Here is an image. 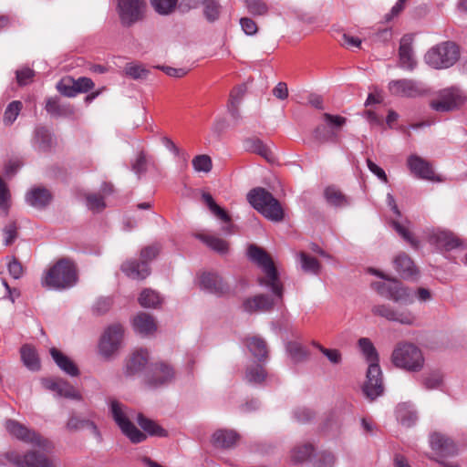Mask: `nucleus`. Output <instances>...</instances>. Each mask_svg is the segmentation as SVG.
Wrapping results in <instances>:
<instances>
[{"label":"nucleus","instance_id":"nucleus-1","mask_svg":"<svg viewBox=\"0 0 467 467\" xmlns=\"http://www.w3.org/2000/svg\"><path fill=\"white\" fill-rule=\"evenodd\" d=\"M247 254L249 258L255 263L265 274V276L258 278L259 285L270 288L276 299L282 303L284 286L270 255L263 248L255 244H250L248 246Z\"/></svg>","mask_w":467,"mask_h":467},{"label":"nucleus","instance_id":"nucleus-2","mask_svg":"<svg viewBox=\"0 0 467 467\" xmlns=\"http://www.w3.org/2000/svg\"><path fill=\"white\" fill-rule=\"evenodd\" d=\"M78 282L75 264L68 258H61L47 269L41 277V285L47 289L62 291Z\"/></svg>","mask_w":467,"mask_h":467},{"label":"nucleus","instance_id":"nucleus-3","mask_svg":"<svg viewBox=\"0 0 467 467\" xmlns=\"http://www.w3.org/2000/svg\"><path fill=\"white\" fill-rule=\"evenodd\" d=\"M358 346L369 363L367 371V381L363 392L370 400H374L383 393L382 373L379 365V355L370 339L361 337Z\"/></svg>","mask_w":467,"mask_h":467},{"label":"nucleus","instance_id":"nucleus-4","mask_svg":"<svg viewBox=\"0 0 467 467\" xmlns=\"http://www.w3.org/2000/svg\"><path fill=\"white\" fill-rule=\"evenodd\" d=\"M247 200L265 218L274 222H281L284 219L285 214L280 202L265 189L258 187L251 190L247 194Z\"/></svg>","mask_w":467,"mask_h":467},{"label":"nucleus","instance_id":"nucleus-5","mask_svg":"<svg viewBox=\"0 0 467 467\" xmlns=\"http://www.w3.org/2000/svg\"><path fill=\"white\" fill-rule=\"evenodd\" d=\"M375 275L382 277L385 281L375 282L373 288L383 297L401 305H410L414 302V293L408 286L404 285L396 278H386L378 271Z\"/></svg>","mask_w":467,"mask_h":467},{"label":"nucleus","instance_id":"nucleus-6","mask_svg":"<svg viewBox=\"0 0 467 467\" xmlns=\"http://www.w3.org/2000/svg\"><path fill=\"white\" fill-rule=\"evenodd\" d=\"M393 364L400 368L417 372L424 366L421 350L410 343L398 344L391 356Z\"/></svg>","mask_w":467,"mask_h":467},{"label":"nucleus","instance_id":"nucleus-7","mask_svg":"<svg viewBox=\"0 0 467 467\" xmlns=\"http://www.w3.org/2000/svg\"><path fill=\"white\" fill-rule=\"evenodd\" d=\"M460 57L456 44L447 41L431 47L424 57L425 62L433 68H447L454 65Z\"/></svg>","mask_w":467,"mask_h":467},{"label":"nucleus","instance_id":"nucleus-8","mask_svg":"<svg viewBox=\"0 0 467 467\" xmlns=\"http://www.w3.org/2000/svg\"><path fill=\"white\" fill-rule=\"evenodd\" d=\"M467 101L465 93L457 87L439 90L430 102V107L437 112H451L460 109Z\"/></svg>","mask_w":467,"mask_h":467},{"label":"nucleus","instance_id":"nucleus-9","mask_svg":"<svg viewBox=\"0 0 467 467\" xmlns=\"http://www.w3.org/2000/svg\"><path fill=\"white\" fill-rule=\"evenodd\" d=\"M109 409L115 422L131 442L140 443L146 439V435L130 421L131 415L123 404L113 400L109 403Z\"/></svg>","mask_w":467,"mask_h":467},{"label":"nucleus","instance_id":"nucleus-10","mask_svg":"<svg viewBox=\"0 0 467 467\" xmlns=\"http://www.w3.org/2000/svg\"><path fill=\"white\" fill-rule=\"evenodd\" d=\"M5 429L10 435L33 447H36L44 451L53 449V444L49 440L43 437L35 430L27 428L26 425L15 420H7L5 421Z\"/></svg>","mask_w":467,"mask_h":467},{"label":"nucleus","instance_id":"nucleus-11","mask_svg":"<svg viewBox=\"0 0 467 467\" xmlns=\"http://www.w3.org/2000/svg\"><path fill=\"white\" fill-rule=\"evenodd\" d=\"M159 244H151L144 247L140 252V262L127 261L121 265V270L134 279H144L150 275L148 262L153 260L160 253Z\"/></svg>","mask_w":467,"mask_h":467},{"label":"nucleus","instance_id":"nucleus-12","mask_svg":"<svg viewBox=\"0 0 467 467\" xmlns=\"http://www.w3.org/2000/svg\"><path fill=\"white\" fill-rule=\"evenodd\" d=\"M117 10L120 23L124 26L141 21L145 17L147 3L145 0H117Z\"/></svg>","mask_w":467,"mask_h":467},{"label":"nucleus","instance_id":"nucleus-13","mask_svg":"<svg viewBox=\"0 0 467 467\" xmlns=\"http://www.w3.org/2000/svg\"><path fill=\"white\" fill-rule=\"evenodd\" d=\"M5 458L16 467H56L53 459L36 451H28L23 455L10 451L5 453Z\"/></svg>","mask_w":467,"mask_h":467},{"label":"nucleus","instance_id":"nucleus-14","mask_svg":"<svg viewBox=\"0 0 467 467\" xmlns=\"http://www.w3.org/2000/svg\"><path fill=\"white\" fill-rule=\"evenodd\" d=\"M123 338V327L120 325L109 326L99 341V352L105 358L111 357L120 348Z\"/></svg>","mask_w":467,"mask_h":467},{"label":"nucleus","instance_id":"nucleus-15","mask_svg":"<svg viewBox=\"0 0 467 467\" xmlns=\"http://www.w3.org/2000/svg\"><path fill=\"white\" fill-rule=\"evenodd\" d=\"M388 88L390 95L400 98H417L425 93L420 82L408 78L391 80Z\"/></svg>","mask_w":467,"mask_h":467},{"label":"nucleus","instance_id":"nucleus-16","mask_svg":"<svg viewBox=\"0 0 467 467\" xmlns=\"http://www.w3.org/2000/svg\"><path fill=\"white\" fill-rule=\"evenodd\" d=\"M372 313L384 317L389 321H395L402 325H412L415 322V316L408 309H394L389 305H377L372 307Z\"/></svg>","mask_w":467,"mask_h":467},{"label":"nucleus","instance_id":"nucleus-17","mask_svg":"<svg viewBox=\"0 0 467 467\" xmlns=\"http://www.w3.org/2000/svg\"><path fill=\"white\" fill-rule=\"evenodd\" d=\"M43 386L57 396L75 400H82L80 392L68 381L60 378H50L42 380Z\"/></svg>","mask_w":467,"mask_h":467},{"label":"nucleus","instance_id":"nucleus-18","mask_svg":"<svg viewBox=\"0 0 467 467\" xmlns=\"http://www.w3.org/2000/svg\"><path fill=\"white\" fill-rule=\"evenodd\" d=\"M407 164L410 172L416 177L427 181L441 182V179L435 174L431 163L423 158L418 155H410L408 158Z\"/></svg>","mask_w":467,"mask_h":467},{"label":"nucleus","instance_id":"nucleus-19","mask_svg":"<svg viewBox=\"0 0 467 467\" xmlns=\"http://www.w3.org/2000/svg\"><path fill=\"white\" fill-rule=\"evenodd\" d=\"M275 299L267 295L259 294L254 296L248 297L243 302V308L247 313L269 312L275 305Z\"/></svg>","mask_w":467,"mask_h":467},{"label":"nucleus","instance_id":"nucleus-20","mask_svg":"<svg viewBox=\"0 0 467 467\" xmlns=\"http://www.w3.org/2000/svg\"><path fill=\"white\" fill-rule=\"evenodd\" d=\"M200 284L202 289L216 296H223L229 292L228 285L215 273H203Z\"/></svg>","mask_w":467,"mask_h":467},{"label":"nucleus","instance_id":"nucleus-21","mask_svg":"<svg viewBox=\"0 0 467 467\" xmlns=\"http://www.w3.org/2000/svg\"><path fill=\"white\" fill-rule=\"evenodd\" d=\"M413 36L405 35L400 39L399 56L400 66L403 68L412 70L416 66V60L412 51Z\"/></svg>","mask_w":467,"mask_h":467},{"label":"nucleus","instance_id":"nucleus-22","mask_svg":"<svg viewBox=\"0 0 467 467\" xmlns=\"http://www.w3.org/2000/svg\"><path fill=\"white\" fill-rule=\"evenodd\" d=\"M174 374V370L170 365L163 362L156 363L148 382L152 387H158L171 381Z\"/></svg>","mask_w":467,"mask_h":467},{"label":"nucleus","instance_id":"nucleus-23","mask_svg":"<svg viewBox=\"0 0 467 467\" xmlns=\"http://www.w3.org/2000/svg\"><path fill=\"white\" fill-rule=\"evenodd\" d=\"M394 267L400 275L405 279L413 278L418 275V269L411 258L405 253H400L393 260Z\"/></svg>","mask_w":467,"mask_h":467},{"label":"nucleus","instance_id":"nucleus-24","mask_svg":"<svg viewBox=\"0 0 467 467\" xmlns=\"http://www.w3.org/2000/svg\"><path fill=\"white\" fill-rule=\"evenodd\" d=\"M52 200L51 192L44 187H34L26 194V202L38 209L46 207Z\"/></svg>","mask_w":467,"mask_h":467},{"label":"nucleus","instance_id":"nucleus-25","mask_svg":"<svg viewBox=\"0 0 467 467\" xmlns=\"http://www.w3.org/2000/svg\"><path fill=\"white\" fill-rule=\"evenodd\" d=\"M149 360V352L147 349L135 350L130 357L126 364V372L133 375L141 371Z\"/></svg>","mask_w":467,"mask_h":467},{"label":"nucleus","instance_id":"nucleus-26","mask_svg":"<svg viewBox=\"0 0 467 467\" xmlns=\"http://www.w3.org/2000/svg\"><path fill=\"white\" fill-rule=\"evenodd\" d=\"M46 110L54 117H69L75 112L74 107L70 104L61 103L57 97H51L47 99Z\"/></svg>","mask_w":467,"mask_h":467},{"label":"nucleus","instance_id":"nucleus-27","mask_svg":"<svg viewBox=\"0 0 467 467\" xmlns=\"http://www.w3.org/2000/svg\"><path fill=\"white\" fill-rule=\"evenodd\" d=\"M50 355L53 358L56 364L58 366V368L65 373L71 377L78 376L79 370L77 365L68 357L64 355L61 351H59L56 348H52L50 349Z\"/></svg>","mask_w":467,"mask_h":467},{"label":"nucleus","instance_id":"nucleus-28","mask_svg":"<svg viewBox=\"0 0 467 467\" xmlns=\"http://www.w3.org/2000/svg\"><path fill=\"white\" fill-rule=\"evenodd\" d=\"M430 443L432 450L440 453L451 454L455 451L452 440L440 432H434L430 436Z\"/></svg>","mask_w":467,"mask_h":467},{"label":"nucleus","instance_id":"nucleus-29","mask_svg":"<svg viewBox=\"0 0 467 467\" xmlns=\"http://www.w3.org/2000/svg\"><path fill=\"white\" fill-rule=\"evenodd\" d=\"M133 327L137 332L142 335L151 334L157 329L154 318L150 315L143 312L134 317Z\"/></svg>","mask_w":467,"mask_h":467},{"label":"nucleus","instance_id":"nucleus-30","mask_svg":"<svg viewBox=\"0 0 467 467\" xmlns=\"http://www.w3.org/2000/svg\"><path fill=\"white\" fill-rule=\"evenodd\" d=\"M238 439V434L234 431L220 430L213 434L212 442L220 448H230L234 446Z\"/></svg>","mask_w":467,"mask_h":467},{"label":"nucleus","instance_id":"nucleus-31","mask_svg":"<svg viewBox=\"0 0 467 467\" xmlns=\"http://www.w3.org/2000/svg\"><path fill=\"white\" fill-rule=\"evenodd\" d=\"M396 417L400 424L405 427L412 426L418 417L411 405L408 403L399 404L396 409Z\"/></svg>","mask_w":467,"mask_h":467},{"label":"nucleus","instance_id":"nucleus-32","mask_svg":"<svg viewBox=\"0 0 467 467\" xmlns=\"http://www.w3.org/2000/svg\"><path fill=\"white\" fill-rule=\"evenodd\" d=\"M324 197L327 202L331 206L344 207L349 203L348 197L335 186L327 187L324 191Z\"/></svg>","mask_w":467,"mask_h":467},{"label":"nucleus","instance_id":"nucleus-33","mask_svg":"<svg viewBox=\"0 0 467 467\" xmlns=\"http://www.w3.org/2000/svg\"><path fill=\"white\" fill-rule=\"evenodd\" d=\"M314 447L310 443L297 445L290 451V462L293 464H301L306 462L313 454Z\"/></svg>","mask_w":467,"mask_h":467},{"label":"nucleus","instance_id":"nucleus-34","mask_svg":"<svg viewBox=\"0 0 467 467\" xmlns=\"http://www.w3.org/2000/svg\"><path fill=\"white\" fill-rule=\"evenodd\" d=\"M246 149L264 157L268 161L274 160L271 150L259 139H249L245 141Z\"/></svg>","mask_w":467,"mask_h":467},{"label":"nucleus","instance_id":"nucleus-35","mask_svg":"<svg viewBox=\"0 0 467 467\" xmlns=\"http://www.w3.org/2000/svg\"><path fill=\"white\" fill-rule=\"evenodd\" d=\"M246 92L245 85H239L234 87L231 93L228 102V109L231 115L234 118L238 116V106Z\"/></svg>","mask_w":467,"mask_h":467},{"label":"nucleus","instance_id":"nucleus-36","mask_svg":"<svg viewBox=\"0 0 467 467\" xmlns=\"http://www.w3.org/2000/svg\"><path fill=\"white\" fill-rule=\"evenodd\" d=\"M161 302L162 299L160 295L150 288L142 290L139 297L140 305L146 308H155L159 306Z\"/></svg>","mask_w":467,"mask_h":467},{"label":"nucleus","instance_id":"nucleus-37","mask_svg":"<svg viewBox=\"0 0 467 467\" xmlns=\"http://www.w3.org/2000/svg\"><path fill=\"white\" fill-rule=\"evenodd\" d=\"M21 358L25 366L31 370H37L40 368L36 349L29 345L21 348Z\"/></svg>","mask_w":467,"mask_h":467},{"label":"nucleus","instance_id":"nucleus-38","mask_svg":"<svg viewBox=\"0 0 467 467\" xmlns=\"http://www.w3.org/2000/svg\"><path fill=\"white\" fill-rule=\"evenodd\" d=\"M246 345L250 352L259 360L267 357V347L264 339L253 337L247 340Z\"/></svg>","mask_w":467,"mask_h":467},{"label":"nucleus","instance_id":"nucleus-39","mask_svg":"<svg viewBox=\"0 0 467 467\" xmlns=\"http://www.w3.org/2000/svg\"><path fill=\"white\" fill-rule=\"evenodd\" d=\"M137 421L141 429H143V431L148 432L150 435L160 437L166 435V431L164 429H162L155 421L145 418L142 414H138Z\"/></svg>","mask_w":467,"mask_h":467},{"label":"nucleus","instance_id":"nucleus-40","mask_svg":"<svg viewBox=\"0 0 467 467\" xmlns=\"http://www.w3.org/2000/svg\"><path fill=\"white\" fill-rule=\"evenodd\" d=\"M202 200L205 202V204L208 206L210 211L220 220H222L224 223H230L231 217L228 214V213L223 210L222 207H220L213 200V196L208 193L204 192L202 193Z\"/></svg>","mask_w":467,"mask_h":467},{"label":"nucleus","instance_id":"nucleus-41","mask_svg":"<svg viewBox=\"0 0 467 467\" xmlns=\"http://www.w3.org/2000/svg\"><path fill=\"white\" fill-rule=\"evenodd\" d=\"M198 238L218 253L224 254L228 251V243L222 238L203 234L198 235Z\"/></svg>","mask_w":467,"mask_h":467},{"label":"nucleus","instance_id":"nucleus-42","mask_svg":"<svg viewBox=\"0 0 467 467\" xmlns=\"http://www.w3.org/2000/svg\"><path fill=\"white\" fill-rule=\"evenodd\" d=\"M244 2L248 13L252 16H265L269 11V6L265 0H244Z\"/></svg>","mask_w":467,"mask_h":467},{"label":"nucleus","instance_id":"nucleus-43","mask_svg":"<svg viewBox=\"0 0 467 467\" xmlns=\"http://www.w3.org/2000/svg\"><path fill=\"white\" fill-rule=\"evenodd\" d=\"M57 89L60 94L68 98L75 97L78 94L75 79L71 77L61 78L57 84Z\"/></svg>","mask_w":467,"mask_h":467},{"label":"nucleus","instance_id":"nucleus-44","mask_svg":"<svg viewBox=\"0 0 467 467\" xmlns=\"http://www.w3.org/2000/svg\"><path fill=\"white\" fill-rule=\"evenodd\" d=\"M35 142L41 150L49 149L52 139L48 130L44 127L37 128L35 131Z\"/></svg>","mask_w":467,"mask_h":467},{"label":"nucleus","instance_id":"nucleus-45","mask_svg":"<svg viewBox=\"0 0 467 467\" xmlns=\"http://www.w3.org/2000/svg\"><path fill=\"white\" fill-rule=\"evenodd\" d=\"M192 167L197 172L208 173L212 171L213 161L210 156L206 154H201L195 156L192 161Z\"/></svg>","mask_w":467,"mask_h":467},{"label":"nucleus","instance_id":"nucleus-46","mask_svg":"<svg viewBox=\"0 0 467 467\" xmlns=\"http://www.w3.org/2000/svg\"><path fill=\"white\" fill-rule=\"evenodd\" d=\"M299 257L301 266L305 272L312 273L315 275L319 273L320 264L315 257H312L304 252L299 254Z\"/></svg>","mask_w":467,"mask_h":467},{"label":"nucleus","instance_id":"nucleus-47","mask_svg":"<svg viewBox=\"0 0 467 467\" xmlns=\"http://www.w3.org/2000/svg\"><path fill=\"white\" fill-rule=\"evenodd\" d=\"M11 206V192L6 182L0 176V211L7 214Z\"/></svg>","mask_w":467,"mask_h":467},{"label":"nucleus","instance_id":"nucleus-48","mask_svg":"<svg viewBox=\"0 0 467 467\" xmlns=\"http://www.w3.org/2000/svg\"><path fill=\"white\" fill-rule=\"evenodd\" d=\"M266 373L261 365H254L246 369L245 379L250 383H261L265 379Z\"/></svg>","mask_w":467,"mask_h":467},{"label":"nucleus","instance_id":"nucleus-49","mask_svg":"<svg viewBox=\"0 0 467 467\" xmlns=\"http://www.w3.org/2000/svg\"><path fill=\"white\" fill-rule=\"evenodd\" d=\"M433 237L439 245L443 246L446 249H452L459 245L457 239H455L451 234L445 231L434 234Z\"/></svg>","mask_w":467,"mask_h":467},{"label":"nucleus","instance_id":"nucleus-50","mask_svg":"<svg viewBox=\"0 0 467 467\" xmlns=\"http://www.w3.org/2000/svg\"><path fill=\"white\" fill-rule=\"evenodd\" d=\"M433 237L439 245L443 246L446 249H452L459 245L457 239H455L451 234L445 231L434 234Z\"/></svg>","mask_w":467,"mask_h":467},{"label":"nucleus","instance_id":"nucleus-51","mask_svg":"<svg viewBox=\"0 0 467 467\" xmlns=\"http://www.w3.org/2000/svg\"><path fill=\"white\" fill-rule=\"evenodd\" d=\"M178 0H150V4L154 10L160 15H168L171 13Z\"/></svg>","mask_w":467,"mask_h":467},{"label":"nucleus","instance_id":"nucleus-52","mask_svg":"<svg viewBox=\"0 0 467 467\" xmlns=\"http://www.w3.org/2000/svg\"><path fill=\"white\" fill-rule=\"evenodd\" d=\"M391 225L396 230V232L413 248L419 247V241L413 236L411 232L406 226L396 221H392Z\"/></svg>","mask_w":467,"mask_h":467},{"label":"nucleus","instance_id":"nucleus-53","mask_svg":"<svg viewBox=\"0 0 467 467\" xmlns=\"http://www.w3.org/2000/svg\"><path fill=\"white\" fill-rule=\"evenodd\" d=\"M125 74L133 79L145 78L149 71L140 64L128 63L124 68Z\"/></svg>","mask_w":467,"mask_h":467},{"label":"nucleus","instance_id":"nucleus-54","mask_svg":"<svg viewBox=\"0 0 467 467\" xmlns=\"http://www.w3.org/2000/svg\"><path fill=\"white\" fill-rule=\"evenodd\" d=\"M287 351L291 358L296 362L306 359L308 356L306 348L297 342L288 343Z\"/></svg>","mask_w":467,"mask_h":467},{"label":"nucleus","instance_id":"nucleus-55","mask_svg":"<svg viewBox=\"0 0 467 467\" xmlns=\"http://www.w3.org/2000/svg\"><path fill=\"white\" fill-rule=\"evenodd\" d=\"M22 109V103L18 100L12 101L6 108L4 115V122L11 125L17 118Z\"/></svg>","mask_w":467,"mask_h":467},{"label":"nucleus","instance_id":"nucleus-56","mask_svg":"<svg viewBox=\"0 0 467 467\" xmlns=\"http://www.w3.org/2000/svg\"><path fill=\"white\" fill-rule=\"evenodd\" d=\"M204 16L213 22L216 20L220 14V5L215 0H203Z\"/></svg>","mask_w":467,"mask_h":467},{"label":"nucleus","instance_id":"nucleus-57","mask_svg":"<svg viewBox=\"0 0 467 467\" xmlns=\"http://www.w3.org/2000/svg\"><path fill=\"white\" fill-rule=\"evenodd\" d=\"M314 138L319 143H325L329 140H334L336 139V135L327 130L325 126H317L314 130Z\"/></svg>","mask_w":467,"mask_h":467},{"label":"nucleus","instance_id":"nucleus-58","mask_svg":"<svg viewBox=\"0 0 467 467\" xmlns=\"http://www.w3.org/2000/svg\"><path fill=\"white\" fill-rule=\"evenodd\" d=\"M3 233H4V244L5 245H10L12 244L15 240L16 239L17 237V226H16V223L15 222H11L9 223H7L4 229H3Z\"/></svg>","mask_w":467,"mask_h":467},{"label":"nucleus","instance_id":"nucleus-59","mask_svg":"<svg viewBox=\"0 0 467 467\" xmlns=\"http://www.w3.org/2000/svg\"><path fill=\"white\" fill-rule=\"evenodd\" d=\"M88 207L94 212H100L106 206L104 199L99 194H89L87 196Z\"/></svg>","mask_w":467,"mask_h":467},{"label":"nucleus","instance_id":"nucleus-60","mask_svg":"<svg viewBox=\"0 0 467 467\" xmlns=\"http://www.w3.org/2000/svg\"><path fill=\"white\" fill-rule=\"evenodd\" d=\"M112 305V300L109 297L99 298L93 306V311L97 315H103L107 313Z\"/></svg>","mask_w":467,"mask_h":467},{"label":"nucleus","instance_id":"nucleus-61","mask_svg":"<svg viewBox=\"0 0 467 467\" xmlns=\"http://www.w3.org/2000/svg\"><path fill=\"white\" fill-rule=\"evenodd\" d=\"M318 349L328 358L333 364H339L341 362V353L337 349L326 348L319 344H317Z\"/></svg>","mask_w":467,"mask_h":467},{"label":"nucleus","instance_id":"nucleus-62","mask_svg":"<svg viewBox=\"0 0 467 467\" xmlns=\"http://www.w3.org/2000/svg\"><path fill=\"white\" fill-rule=\"evenodd\" d=\"M35 76L34 70L26 67L16 71V79L19 85L25 86L32 81Z\"/></svg>","mask_w":467,"mask_h":467},{"label":"nucleus","instance_id":"nucleus-63","mask_svg":"<svg viewBox=\"0 0 467 467\" xmlns=\"http://www.w3.org/2000/svg\"><path fill=\"white\" fill-rule=\"evenodd\" d=\"M441 383V377L438 372L431 373L423 379V385L427 389H433Z\"/></svg>","mask_w":467,"mask_h":467},{"label":"nucleus","instance_id":"nucleus-64","mask_svg":"<svg viewBox=\"0 0 467 467\" xmlns=\"http://www.w3.org/2000/svg\"><path fill=\"white\" fill-rule=\"evenodd\" d=\"M335 456L331 452H322L318 458L316 467H333Z\"/></svg>","mask_w":467,"mask_h":467}]
</instances>
